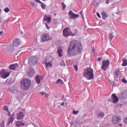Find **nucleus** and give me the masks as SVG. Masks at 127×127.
I'll return each mask as SVG.
<instances>
[{"mask_svg": "<svg viewBox=\"0 0 127 127\" xmlns=\"http://www.w3.org/2000/svg\"><path fill=\"white\" fill-rule=\"evenodd\" d=\"M53 59L52 57L50 56L47 57L44 61L43 63L46 62H52Z\"/></svg>", "mask_w": 127, "mask_h": 127, "instance_id": "obj_18", "label": "nucleus"}, {"mask_svg": "<svg viewBox=\"0 0 127 127\" xmlns=\"http://www.w3.org/2000/svg\"><path fill=\"white\" fill-rule=\"evenodd\" d=\"M43 20L44 21H46L49 24L51 22V18L49 15H45L43 16Z\"/></svg>", "mask_w": 127, "mask_h": 127, "instance_id": "obj_13", "label": "nucleus"}, {"mask_svg": "<svg viewBox=\"0 0 127 127\" xmlns=\"http://www.w3.org/2000/svg\"><path fill=\"white\" fill-rule=\"evenodd\" d=\"M120 71L119 70H117L115 73V75L117 76H118L120 73Z\"/></svg>", "mask_w": 127, "mask_h": 127, "instance_id": "obj_39", "label": "nucleus"}, {"mask_svg": "<svg viewBox=\"0 0 127 127\" xmlns=\"http://www.w3.org/2000/svg\"><path fill=\"white\" fill-rule=\"evenodd\" d=\"M42 4L41 5V8L42 9H45V5L44 4V3L42 2V3H41Z\"/></svg>", "mask_w": 127, "mask_h": 127, "instance_id": "obj_37", "label": "nucleus"}, {"mask_svg": "<svg viewBox=\"0 0 127 127\" xmlns=\"http://www.w3.org/2000/svg\"><path fill=\"white\" fill-rule=\"evenodd\" d=\"M20 44V41L18 38H15L13 40L12 43L13 46L15 47L19 46Z\"/></svg>", "mask_w": 127, "mask_h": 127, "instance_id": "obj_14", "label": "nucleus"}, {"mask_svg": "<svg viewBox=\"0 0 127 127\" xmlns=\"http://www.w3.org/2000/svg\"><path fill=\"white\" fill-rule=\"evenodd\" d=\"M64 102H62L61 104V105L62 106H64V107H65V106H64Z\"/></svg>", "mask_w": 127, "mask_h": 127, "instance_id": "obj_51", "label": "nucleus"}, {"mask_svg": "<svg viewBox=\"0 0 127 127\" xmlns=\"http://www.w3.org/2000/svg\"><path fill=\"white\" fill-rule=\"evenodd\" d=\"M102 59V57H99L98 58L97 61L98 62H99L101 61Z\"/></svg>", "mask_w": 127, "mask_h": 127, "instance_id": "obj_44", "label": "nucleus"}, {"mask_svg": "<svg viewBox=\"0 0 127 127\" xmlns=\"http://www.w3.org/2000/svg\"><path fill=\"white\" fill-rule=\"evenodd\" d=\"M4 11L5 12L7 13L9 12V9L8 7H7L4 9Z\"/></svg>", "mask_w": 127, "mask_h": 127, "instance_id": "obj_36", "label": "nucleus"}, {"mask_svg": "<svg viewBox=\"0 0 127 127\" xmlns=\"http://www.w3.org/2000/svg\"><path fill=\"white\" fill-rule=\"evenodd\" d=\"M122 82L124 83H127V80L124 78L122 79Z\"/></svg>", "mask_w": 127, "mask_h": 127, "instance_id": "obj_43", "label": "nucleus"}, {"mask_svg": "<svg viewBox=\"0 0 127 127\" xmlns=\"http://www.w3.org/2000/svg\"><path fill=\"white\" fill-rule=\"evenodd\" d=\"M0 74L1 77L5 79L9 76L10 73L4 70H2L0 71Z\"/></svg>", "mask_w": 127, "mask_h": 127, "instance_id": "obj_11", "label": "nucleus"}, {"mask_svg": "<svg viewBox=\"0 0 127 127\" xmlns=\"http://www.w3.org/2000/svg\"><path fill=\"white\" fill-rule=\"evenodd\" d=\"M1 11V10L0 9V12Z\"/></svg>", "mask_w": 127, "mask_h": 127, "instance_id": "obj_64", "label": "nucleus"}, {"mask_svg": "<svg viewBox=\"0 0 127 127\" xmlns=\"http://www.w3.org/2000/svg\"><path fill=\"white\" fill-rule=\"evenodd\" d=\"M3 31L0 32V34L1 35V34H2L3 33Z\"/></svg>", "mask_w": 127, "mask_h": 127, "instance_id": "obj_55", "label": "nucleus"}, {"mask_svg": "<svg viewBox=\"0 0 127 127\" xmlns=\"http://www.w3.org/2000/svg\"><path fill=\"white\" fill-rule=\"evenodd\" d=\"M110 0H106L105 1V3L107 4H108L109 3Z\"/></svg>", "mask_w": 127, "mask_h": 127, "instance_id": "obj_46", "label": "nucleus"}, {"mask_svg": "<svg viewBox=\"0 0 127 127\" xmlns=\"http://www.w3.org/2000/svg\"><path fill=\"white\" fill-rule=\"evenodd\" d=\"M62 50L61 47L58 48L57 51V53L59 57H60L63 56V54L62 53Z\"/></svg>", "mask_w": 127, "mask_h": 127, "instance_id": "obj_23", "label": "nucleus"}, {"mask_svg": "<svg viewBox=\"0 0 127 127\" xmlns=\"http://www.w3.org/2000/svg\"><path fill=\"white\" fill-rule=\"evenodd\" d=\"M7 112V114L8 115V116H9L11 114L10 112L9 111V110H8V111H6Z\"/></svg>", "mask_w": 127, "mask_h": 127, "instance_id": "obj_48", "label": "nucleus"}, {"mask_svg": "<svg viewBox=\"0 0 127 127\" xmlns=\"http://www.w3.org/2000/svg\"><path fill=\"white\" fill-rule=\"evenodd\" d=\"M11 91L13 93L16 94L17 93V88L16 87L14 86L11 88Z\"/></svg>", "mask_w": 127, "mask_h": 127, "instance_id": "obj_21", "label": "nucleus"}, {"mask_svg": "<svg viewBox=\"0 0 127 127\" xmlns=\"http://www.w3.org/2000/svg\"><path fill=\"white\" fill-rule=\"evenodd\" d=\"M123 63L122 65L123 66H126L127 65V60L125 59L123 60Z\"/></svg>", "mask_w": 127, "mask_h": 127, "instance_id": "obj_26", "label": "nucleus"}, {"mask_svg": "<svg viewBox=\"0 0 127 127\" xmlns=\"http://www.w3.org/2000/svg\"><path fill=\"white\" fill-rule=\"evenodd\" d=\"M14 119V118H13V117L12 116L9 117L8 120L7 125H9L11 123L12 124Z\"/></svg>", "mask_w": 127, "mask_h": 127, "instance_id": "obj_20", "label": "nucleus"}, {"mask_svg": "<svg viewBox=\"0 0 127 127\" xmlns=\"http://www.w3.org/2000/svg\"><path fill=\"white\" fill-rule=\"evenodd\" d=\"M40 93L42 95H45L46 93L44 92H42Z\"/></svg>", "mask_w": 127, "mask_h": 127, "instance_id": "obj_52", "label": "nucleus"}, {"mask_svg": "<svg viewBox=\"0 0 127 127\" xmlns=\"http://www.w3.org/2000/svg\"><path fill=\"white\" fill-rule=\"evenodd\" d=\"M119 98L121 99L127 98V91H124L119 94Z\"/></svg>", "mask_w": 127, "mask_h": 127, "instance_id": "obj_10", "label": "nucleus"}, {"mask_svg": "<svg viewBox=\"0 0 127 127\" xmlns=\"http://www.w3.org/2000/svg\"><path fill=\"white\" fill-rule=\"evenodd\" d=\"M45 96L46 97H48V96L49 95L48 94H47L46 93L45 94Z\"/></svg>", "mask_w": 127, "mask_h": 127, "instance_id": "obj_54", "label": "nucleus"}, {"mask_svg": "<svg viewBox=\"0 0 127 127\" xmlns=\"http://www.w3.org/2000/svg\"><path fill=\"white\" fill-rule=\"evenodd\" d=\"M123 122L125 124L127 125V117H124L123 119Z\"/></svg>", "mask_w": 127, "mask_h": 127, "instance_id": "obj_30", "label": "nucleus"}, {"mask_svg": "<svg viewBox=\"0 0 127 127\" xmlns=\"http://www.w3.org/2000/svg\"><path fill=\"white\" fill-rule=\"evenodd\" d=\"M122 12L121 11H120L119 12H118V14L120 13V12Z\"/></svg>", "mask_w": 127, "mask_h": 127, "instance_id": "obj_59", "label": "nucleus"}, {"mask_svg": "<svg viewBox=\"0 0 127 127\" xmlns=\"http://www.w3.org/2000/svg\"><path fill=\"white\" fill-rule=\"evenodd\" d=\"M31 4L32 6H34L35 5V3L34 2H31Z\"/></svg>", "mask_w": 127, "mask_h": 127, "instance_id": "obj_47", "label": "nucleus"}, {"mask_svg": "<svg viewBox=\"0 0 127 127\" xmlns=\"http://www.w3.org/2000/svg\"><path fill=\"white\" fill-rule=\"evenodd\" d=\"M84 75L88 80L93 79L94 76L93 70L91 68H88L84 71Z\"/></svg>", "mask_w": 127, "mask_h": 127, "instance_id": "obj_3", "label": "nucleus"}, {"mask_svg": "<svg viewBox=\"0 0 127 127\" xmlns=\"http://www.w3.org/2000/svg\"><path fill=\"white\" fill-rule=\"evenodd\" d=\"M34 73V70L32 69H31L30 71L28 73V76L29 77L32 76Z\"/></svg>", "mask_w": 127, "mask_h": 127, "instance_id": "obj_25", "label": "nucleus"}, {"mask_svg": "<svg viewBox=\"0 0 127 127\" xmlns=\"http://www.w3.org/2000/svg\"><path fill=\"white\" fill-rule=\"evenodd\" d=\"M14 48L13 46L10 45L7 46L6 48L7 51L9 53H12L14 51Z\"/></svg>", "mask_w": 127, "mask_h": 127, "instance_id": "obj_17", "label": "nucleus"}, {"mask_svg": "<svg viewBox=\"0 0 127 127\" xmlns=\"http://www.w3.org/2000/svg\"><path fill=\"white\" fill-rule=\"evenodd\" d=\"M102 65L101 68L105 71L108 68L110 64V62L108 60H103L102 61Z\"/></svg>", "mask_w": 127, "mask_h": 127, "instance_id": "obj_7", "label": "nucleus"}, {"mask_svg": "<svg viewBox=\"0 0 127 127\" xmlns=\"http://www.w3.org/2000/svg\"><path fill=\"white\" fill-rule=\"evenodd\" d=\"M16 125L17 127H19L21 126H24L25 124L24 123H22V121H17L16 122Z\"/></svg>", "mask_w": 127, "mask_h": 127, "instance_id": "obj_22", "label": "nucleus"}, {"mask_svg": "<svg viewBox=\"0 0 127 127\" xmlns=\"http://www.w3.org/2000/svg\"><path fill=\"white\" fill-rule=\"evenodd\" d=\"M111 84L112 85H113L114 84V83L113 82H112L111 83Z\"/></svg>", "mask_w": 127, "mask_h": 127, "instance_id": "obj_57", "label": "nucleus"}, {"mask_svg": "<svg viewBox=\"0 0 127 127\" xmlns=\"http://www.w3.org/2000/svg\"><path fill=\"white\" fill-rule=\"evenodd\" d=\"M4 121L1 122L0 124V127H4Z\"/></svg>", "mask_w": 127, "mask_h": 127, "instance_id": "obj_33", "label": "nucleus"}, {"mask_svg": "<svg viewBox=\"0 0 127 127\" xmlns=\"http://www.w3.org/2000/svg\"><path fill=\"white\" fill-rule=\"evenodd\" d=\"M63 35L64 36L67 37L70 35L73 36L74 34L71 32L70 28H67L63 30Z\"/></svg>", "mask_w": 127, "mask_h": 127, "instance_id": "obj_6", "label": "nucleus"}, {"mask_svg": "<svg viewBox=\"0 0 127 127\" xmlns=\"http://www.w3.org/2000/svg\"><path fill=\"white\" fill-rule=\"evenodd\" d=\"M31 84V81L27 78L23 79L21 82L20 86L23 90H27L30 88Z\"/></svg>", "mask_w": 127, "mask_h": 127, "instance_id": "obj_2", "label": "nucleus"}, {"mask_svg": "<svg viewBox=\"0 0 127 127\" xmlns=\"http://www.w3.org/2000/svg\"><path fill=\"white\" fill-rule=\"evenodd\" d=\"M101 14L102 16V18L104 20H105V19L108 17V15L107 14H106L104 11H103L101 13Z\"/></svg>", "mask_w": 127, "mask_h": 127, "instance_id": "obj_24", "label": "nucleus"}, {"mask_svg": "<svg viewBox=\"0 0 127 127\" xmlns=\"http://www.w3.org/2000/svg\"><path fill=\"white\" fill-rule=\"evenodd\" d=\"M114 36L112 33H111L110 34V36L109 37V39L110 41L112 40V38Z\"/></svg>", "mask_w": 127, "mask_h": 127, "instance_id": "obj_28", "label": "nucleus"}, {"mask_svg": "<svg viewBox=\"0 0 127 127\" xmlns=\"http://www.w3.org/2000/svg\"><path fill=\"white\" fill-rule=\"evenodd\" d=\"M68 14L70 17L69 18L71 19H74L79 17L78 14L74 13L72 12V11H70L68 13Z\"/></svg>", "mask_w": 127, "mask_h": 127, "instance_id": "obj_12", "label": "nucleus"}, {"mask_svg": "<svg viewBox=\"0 0 127 127\" xmlns=\"http://www.w3.org/2000/svg\"><path fill=\"white\" fill-rule=\"evenodd\" d=\"M35 1H37V2L40 3H42V2L39 0H34Z\"/></svg>", "mask_w": 127, "mask_h": 127, "instance_id": "obj_53", "label": "nucleus"}, {"mask_svg": "<svg viewBox=\"0 0 127 127\" xmlns=\"http://www.w3.org/2000/svg\"><path fill=\"white\" fill-rule=\"evenodd\" d=\"M91 102H93V99H92V100H91Z\"/></svg>", "mask_w": 127, "mask_h": 127, "instance_id": "obj_62", "label": "nucleus"}, {"mask_svg": "<svg viewBox=\"0 0 127 127\" xmlns=\"http://www.w3.org/2000/svg\"><path fill=\"white\" fill-rule=\"evenodd\" d=\"M82 48L80 42L76 40H73L70 43L67 53L71 56H74L80 53Z\"/></svg>", "mask_w": 127, "mask_h": 127, "instance_id": "obj_1", "label": "nucleus"}, {"mask_svg": "<svg viewBox=\"0 0 127 127\" xmlns=\"http://www.w3.org/2000/svg\"><path fill=\"white\" fill-rule=\"evenodd\" d=\"M121 120V118L120 117L114 116L112 117V122L113 124H117L120 122Z\"/></svg>", "mask_w": 127, "mask_h": 127, "instance_id": "obj_9", "label": "nucleus"}, {"mask_svg": "<svg viewBox=\"0 0 127 127\" xmlns=\"http://www.w3.org/2000/svg\"><path fill=\"white\" fill-rule=\"evenodd\" d=\"M57 83L59 84H63V83L62 82L61 80L60 79H59L57 80Z\"/></svg>", "mask_w": 127, "mask_h": 127, "instance_id": "obj_34", "label": "nucleus"}, {"mask_svg": "<svg viewBox=\"0 0 127 127\" xmlns=\"http://www.w3.org/2000/svg\"><path fill=\"white\" fill-rule=\"evenodd\" d=\"M17 119L18 120L22 119L24 117L23 113L22 112H20L17 114Z\"/></svg>", "mask_w": 127, "mask_h": 127, "instance_id": "obj_16", "label": "nucleus"}, {"mask_svg": "<svg viewBox=\"0 0 127 127\" xmlns=\"http://www.w3.org/2000/svg\"><path fill=\"white\" fill-rule=\"evenodd\" d=\"M73 66L74 67L75 69L76 70V71H77L78 70V68L77 65H74Z\"/></svg>", "mask_w": 127, "mask_h": 127, "instance_id": "obj_41", "label": "nucleus"}, {"mask_svg": "<svg viewBox=\"0 0 127 127\" xmlns=\"http://www.w3.org/2000/svg\"><path fill=\"white\" fill-rule=\"evenodd\" d=\"M3 109L6 111H8L9 110L8 107L6 106H4L3 107Z\"/></svg>", "mask_w": 127, "mask_h": 127, "instance_id": "obj_32", "label": "nucleus"}, {"mask_svg": "<svg viewBox=\"0 0 127 127\" xmlns=\"http://www.w3.org/2000/svg\"><path fill=\"white\" fill-rule=\"evenodd\" d=\"M65 105H66L67 104V103H65Z\"/></svg>", "mask_w": 127, "mask_h": 127, "instance_id": "obj_63", "label": "nucleus"}, {"mask_svg": "<svg viewBox=\"0 0 127 127\" xmlns=\"http://www.w3.org/2000/svg\"><path fill=\"white\" fill-rule=\"evenodd\" d=\"M82 11H80V14H81V15L82 14Z\"/></svg>", "mask_w": 127, "mask_h": 127, "instance_id": "obj_58", "label": "nucleus"}, {"mask_svg": "<svg viewBox=\"0 0 127 127\" xmlns=\"http://www.w3.org/2000/svg\"><path fill=\"white\" fill-rule=\"evenodd\" d=\"M51 62H45V63H44L46 65V66L48 67H51L52 66V65L51 64Z\"/></svg>", "mask_w": 127, "mask_h": 127, "instance_id": "obj_27", "label": "nucleus"}, {"mask_svg": "<svg viewBox=\"0 0 127 127\" xmlns=\"http://www.w3.org/2000/svg\"><path fill=\"white\" fill-rule=\"evenodd\" d=\"M118 124H119V126H120L121 127H122L123 126V125L121 123H118Z\"/></svg>", "mask_w": 127, "mask_h": 127, "instance_id": "obj_50", "label": "nucleus"}, {"mask_svg": "<svg viewBox=\"0 0 127 127\" xmlns=\"http://www.w3.org/2000/svg\"><path fill=\"white\" fill-rule=\"evenodd\" d=\"M28 60V64L31 66H33L36 64L38 61V59L35 57L32 56L30 57Z\"/></svg>", "mask_w": 127, "mask_h": 127, "instance_id": "obj_4", "label": "nucleus"}, {"mask_svg": "<svg viewBox=\"0 0 127 127\" xmlns=\"http://www.w3.org/2000/svg\"><path fill=\"white\" fill-rule=\"evenodd\" d=\"M78 112V111H75L74 110L73 111V113L74 115L76 114Z\"/></svg>", "mask_w": 127, "mask_h": 127, "instance_id": "obj_42", "label": "nucleus"}, {"mask_svg": "<svg viewBox=\"0 0 127 127\" xmlns=\"http://www.w3.org/2000/svg\"><path fill=\"white\" fill-rule=\"evenodd\" d=\"M47 24H48L47 23H46L45 24V25L46 26V28H47V29H49V28L48 27V25Z\"/></svg>", "mask_w": 127, "mask_h": 127, "instance_id": "obj_45", "label": "nucleus"}, {"mask_svg": "<svg viewBox=\"0 0 127 127\" xmlns=\"http://www.w3.org/2000/svg\"><path fill=\"white\" fill-rule=\"evenodd\" d=\"M19 67L18 64L15 63L10 65L9 66V68L11 70H15L16 69Z\"/></svg>", "mask_w": 127, "mask_h": 127, "instance_id": "obj_15", "label": "nucleus"}, {"mask_svg": "<svg viewBox=\"0 0 127 127\" xmlns=\"http://www.w3.org/2000/svg\"><path fill=\"white\" fill-rule=\"evenodd\" d=\"M35 123L37 127H42L41 125L38 122H36Z\"/></svg>", "mask_w": 127, "mask_h": 127, "instance_id": "obj_38", "label": "nucleus"}, {"mask_svg": "<svg viewBox=\"0 0 127 127\" xmlns=\"http://www.w3.org/2000/svg\"><path fill=\"white\" fill-rule=\"evenodd\" d=\"M60 63L61 66H65L64 62L63 60H61L60 62Z\"/></svg>", "mask_w": 127, "mask_h": 127, "instance_id": "obj_29", "label": "nucleus"}, {"mask_svg": "<svg viewBox=\"0 0 127 127\" xmlns=\"http://www.w3.org/2000/svg\"><path fill=\"white\" fill-rule=\"evenodd\" d=\"M1 19L0 18V23H1Z\"/></svg>", "mask_w": 127, "mask_h": 127, "instance_id": "obj_61", "label": "nucleus"}, {"mask_svg": "<svg viewBox=\"0 0 127 127\" xmlns=\"http://www.w3.org/2000/svg\"><path fill=\"white\" fill-rule=\"evenodd\" d=\"M96 14L98 17L99 18H100V16L99 14L97 12L96 13Z\"/></svg>", "mask_w": 127, "mask_h": 127, "instance_id": "obj_49", "label": "nucleus"}, {"mask_svg": "<svg viewBox=\"0 0 127 127\" xmlns=\"http://www.w3.org/2000/svg\"><path fill=\"white\" fill-rule=\"evenodd\" d=\"M119 100L118 98L114 94H112L111 96V99H109L108 101L113 103H117Z\"/></svg>", "mask_w": 127, "mask_h": 127, "instance_id": "obj_8", "label": "nucleus"}, {"mask_svg": "<svg viewBox=\"0 0 127 127\" xmlns=\"http://www.w3.org/2000/svg\"><path fill=\"white\" fill-rule=\"evenodd\" d=\"M54 23L55 24H56L58 23V20L57 19H54Z\"/></svg>", "mask_w": 127, "mask_h": 127, "instance_id": "obj_40", "label": "nucleus"}, {"mask_svg": "<svg viewBox=\"0 0 127 127\" xmlns=\"http://www.w3.org/2000/svg\"><path fill=\"white\" fill-rule=\"evenodd\" d=\"M104 114L103 112H101L98 114V116L99 117L103 118L104 116Z\"/></svg>", "mask_w": 127, "mask_h": 127, "instance_id": "obj_31", "label": "nucleus"}, {"mask_svg": "<svg viewBox=\"0 0 127 127\" xmlns=\"http://www.w3.org/2000/svg\"><path fill=\"white\" fill-rule=\"evenodd\" d=\"M64 95H63V98L64 99V100L65 101L66 100V98H64Z\"/></svg>", "mask_w": 127, "mask_h": 127, "instance_id": "obj_56", "label": "nucleus"}, {"mask_svg": "<svg viewBox=\"0 0 127 127\" xmlns=\"http://www.w3.org/2000/svg\"><path fill=\"white\" fill-rule=\"evenodd\" d=\"M52 38L51 35L46 33H43L41 36V39L42 42L47 41L51 40Z\"/></svg>", "mask_w": 127, "mask_h": 127, "instance_id": "obj_5", "label": "nucleus"}, {"mask_svg": "<svg viewBox=\"0 0 127 127\" xmlns=\"http://www.w3.org/2000/svg\"><path fill=\"white\" fill-rule=\"evenodd\" d=\"M81 15L82 16V17H83V14H82Z\"/></svg>", "mask_w": 127, "mask_h": 127, "instance_id": "obj_60", "label": "nucleus"}, {"mask_svg": "<svg viewBox=\"0 0 127 127\" xmlns=\"http://www.w3.org/2000/svg\"><path fill=\"white\" fill-rule=\"evenodd\" d=\"M35 79L36 82L38 84L40 83V80L43 79L39 75L35 76Z\"/></svg>", "mask_w": 127, "mask_h": 127, "instance_id": "obj_19", "label": "nucleus"}, {"mask_svg": "<svg viewBox=\"0 0 127 127\" xmlns=\"http://www.w3.org/2000/svg\"><path fill=\"white\" fill-rule=\"evenodd\" d=\"M62 6L63 10H64L65 9L66 5L64 2L62 3Z\"/></svg>", "mask_w": 127, "mask_h": 127, "instance_id": "obj_35", "label": "nucleus"}]
</instances>
